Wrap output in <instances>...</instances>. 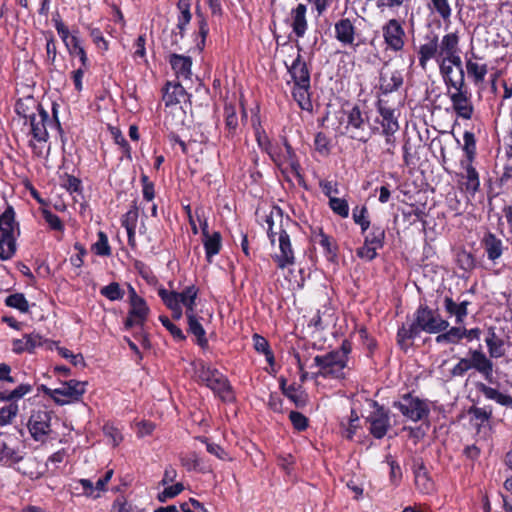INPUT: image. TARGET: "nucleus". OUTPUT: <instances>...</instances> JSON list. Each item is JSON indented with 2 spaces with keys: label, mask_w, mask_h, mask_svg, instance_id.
Segmentation results:
<instances>
[{
  "label": "nucleus",
  "mask_w": 512,
  "mask_h": 512,
  "mask_svg": "<svg viewBox=\"0 0 512 512\" xmlns=\"http://www.w3.org/2000/svg\"><path fill=\"white\" fill-rule=\"evenodd\" d=\"M459 41L458 32L447 33L440 41L437 36L427 38L417 50L419 66L426 70L428 62L433 59L437 64L449 62L455 68H461Z\"/></svg>",
  "instance_id": "1"
},
{
  "label": "nucleus",
  "mask_w": 512,
  "mask_h": 512,
  "mask_svg": "<svg viewBox=\"0 0 512 512\" xmlns=\"http://www.w3.org/2000/svg\"><path fill=\"white\" fill-rule=\"evenodd\" d=\"M158 295L171 310L172 316L176 320H180L183 316L182 307L185 308V314L195 313L196 299L198 296V288L195 285L185 287L181 292L168 291L165 288L158 289Z\"/></svg>",
  "instance_id": "2"
},
{
  "label": "nucleus",
  "mask_w": 512,
  "mask_h": 512,
  "mask_svg": "<svg viewBox=\"0 0 512 512\" xmlns=\"http://www.w3.org/2000/svg\"><path fill=\"white\" fill-rule=\"evenodd\" d=\"M350 348L345 344L338 350L329 352L325 355H318L314 358V366L318 371L312 375L331 379H341L345 377V368L347 367L348 354Z\"/></svg>",
  "instance_id": "3"
},
{
  "label": "nucleus",
  "mask_w": 512,
  "mask_h": 512,
  "mask_svg": "<svg viewBox=\"0 0 512 512\" xmlns=\"http://www.w3.org/2000/svg\"><path fill=\"white\" fill-rule=\"evenodd\" d=\"M33 386L29 383H21L11 391L0 392V401L11 402L0 409V425L4 426L12 422L18 414V405L14 402L31 393Z\"/></svg>",
  "instance_id": "4"
},
{
  "label": "nucleus",
  "mask_w": 512,
  "mask_h": 512,
  "mask_svg": "<svg viewBox=\"0 0 512 512\" xmlns=\"http://www.w3.org/2000/svg\"><path fill=\"white\" fill-rule=\"evenodd\" d=\"M86 382L78 380H69L64 382L60 387L51 389L46 388L45 394L51 397L57 404L66 405L77 402L86 392Z\"/></svg>",
  "instance_id": "5"
},
{
  "label": "nucleus",
  "mask_w": 512,
  "mask_h": 512,
  "mask_svg": "<svg viewBox=\"0 0 512 512\" xmlns=\"http://www.w3.org/2000/svg\"><path fill=\"white\" fill-rule=\"evenodd\" d=\"M128 303L130 308L125 327L130 329L133 326H143L149 316L150 308L145 299L139 296L131 285H128Z\"/></svg>",
  "instance_id": "6"
},
{
  "label": "nucleus",
  "mask_w": 512,
  "mask_h": 512,
  "mask_svg": "<svg viewBox=\"0 0 512 512\" xmlns=\"http://www.w3.org/2000/svg\"><path fill=\"white\" fill-rule=\"evenodd\" d=\"M394 407L397 408L404 417L413 422L420 421L429 414L427 402L410 394L401 397L399 401L394 403Z\"/></svg>",
  "instance_id": "7"
},
{
  "label": "nucleus",
  "mask_w": 512,
  "mask_h": 512,
  "mask_svg": "<svg viewBox=\"0 0 512 512\" xmlns=\"http://www.w3.org/2000/svg\"><path fill=\"white\" fill-rule=\"evenodd\" d=\"M414 323L419 333L424 331L430 334L442 332L449 326L448 321L444 320L438 313L427 307H420L417 310Z\"/></svg>",
  "instance_id": "8"
},
{
  "label": "nucleus",
  "mask_w": 512,
  "mask_h": 512,
  "mask_svg": "<svg viewBox=\"0 0 512 512\" xmlns=\"http://www.w3.org/2000/svg\"><path fill=\"white\" fill-rule=\"evenodd\" d=\"M367 119L359 107L355 106L347 113L346 133L353 139L366 142L371 136Z\"/></svg>",
  "instance_id": "9"
},
{
  "label": "nucleus",
  "mask_w": 512,
  "mask_h": 512,
  "mask_svg": "<svg viewBox=\"0 0 512 512\" xmlns=\"http://www.w3.org/2000/svg\"><path fill=\"white\" fill-rule=\"evenodd\" d=\"M453 111L462 119L469 120L473 116L474 108L471 101V95L466 89V85L461 88H452L447 90Z\"/></svg>",
  "instance_id": "10"
},
{
  "label": "nucleus",
  "mask_w": 512,
  "mask_h": 512,
  "mask_svg": "<svg viewBox=\"0 0 512 512\" xmlns=\"http://www.w3.org/2000/svg\"><path fill=\"white\" fill-rule=\"evenodd\" d=\"M24 117L29 120L33 139L37 142H47L49 138L47 127L52 124L49 114L40 105H37L34 112Z\"/></svg>",
  "instance_id": "11"
},
{
  "label": "nucleus",
  "mask_w": 512,
  "mask_h": 512,
  "mask_svg": "<svg viewBox=\"0 0 512 512\" xmlns=\"http://www.w3.org/2000/svg\"><path fill=\"white\" fill-rule=\"evenodd\" d=\"M382 36L388 50L399 52L404 48L406 33L397 19H390L382 26Z\"/></svg>",
  "instance_id": "12"
},
{
  "label": "nucleus",
  "mask_w": 512,
  "mask_h": 512,
  "mask_svg": "<svg viewBox=\"0 0 512 512\" xmlns=\"http://www.w3.org/2000/svg\"><path fill=\"white\" fill-rule=\"evenodd\" d=\"M269 155L284 172L290 170L291 173L299 175V163L292 147L286 141L283 147H274L273 150H269Z\"/></svg>",
  "instance_id": "13"
},
{
  "label": "nucleus",
  "mask_w": 512,
  "mask_h": 512,
  "mask_svg": "<svg viewBox=\"0 0 512 512\" xmlns=\"http://www.w3.org/2000/svg\"><path fill=\"white\" fill-rule=\"evenodd\" d=\"M279 252L273 255L274 261L280 269H285L294 265L295 257L292 249L290 237L283 229L282 225L279 226Z\"/></svg>",
  "instance_id": "14"
},
{
  "label": "nucleus",
  "mask_w": 512,
  "mask_h": 512,
  "mask_svg": "<svg viewBox=\"0 0 512 512\" xmlns=\"http://www.w3.org/2000/svg\"><path fill=\"white\" fill-rule=\"evenodd\" d=\"M437 65L447 90L465 86V75L462 65L461 68H455V65L449 62L438 63Z\"/></svg>",
  "instance_id": "15"
},
{
  "label": "nucleus",
  "mask_w": 512,
  "mask_h": 512,
  "mask_svg": "<svg viewBox=\"0 0 512 512\" xmlns=\"http://www.w3.org/2000/svg\"><path fill=\"white\" fill-rule=\"evenodd\" d=\"M50 413L45 410L34 411L28 421V428L35 440H40L50 432Z\"/></svg>",
  "instance_id": "16"
},
{
  "label": "nucleus",
  "mask_w": 512,
  "mask_h": 512,
  "mask_svg": "<svg viewBox=\"0 0 512 512\" xmlns=\"http://www.w3.org/2000/svg\"><path fill=\"white\" fill-rule=\"evenodd\" d=\"M404 82L403 74L399 70H383L380 73L379 88L383 94L398 91Z\"/></svg>",
  "instance_id": "17"
},
{
  "label": "nucleus",
  "mask_w": 512,
  "mask_h": 512,
  "mask_svg": "<svg viewBox=\"0 0 512 512\" xmlns=\"http://www.w3.org/2000/svg\"><path fill=\"white\" fill-rule=\"evenodd\" d=\"M198 220L200 222L202 229L203 244L206 252V257L207 260L211 262L212 257L218 254L221 249V235L219 232L209 234L207 221L201 220L199 216Z\"/></svg>",
  "instance_id": "18"
},
{
  "label": "nucleus",
  "mask_w": 512,
  "mask_h": 512,
  "mask_svg": "<svg viewBox=\"0 0 512 512\" xmlns=\"http://www.w3.org/2000/svg\"><path fill=\"white\" fill-rule=\"evenodd\" d=\"M368 422L370 423V433L375 438H382L388 431L390 427L389 416L387 412H385L382 408H377L371 415L368 417Z\"/></svg>",
  "instance_id": "19"
},
{
  "label": "nucleus",
  "mask_w": 512,
  "mask_h": 512,
  "mask_svg": "<svg viewBox=\"0 0 512 512\" xmlns=\"http://www.w3.org/2000/svg\"><path fill=\"white\" fill-rule=\"evenodd\" d=\"M465 66L468 77L472 79L475 85L481 84L485 81V77L488 73V67L481 58L472 54L470 57L466 58Z\"/></svg>",
  "instance_id": "20"
},
{
  "label": "nucleus",
  "mask_w": 512,
  "mask_h": 512,
  "mask_svg": "<svg viewBox=\"0 0 512 512\" xmlns=\"http://www.w3.org/2000/svg\"><path fill=\"white\" fill-rule=\"evenodd\" d=\"M469 361L471 369L474 368L486 380H490L493 376V363L481 350H470Z\"/></svg>",
  "instance_id": "21"
},
{
  "label": "nucleus",
  "mask_w": 512,
  "mask_h": 512,
  "mask_svg": "<svg viewBox=\"0 0 512 512\" xmlns=\"http://www.w3.org/2000/svg\"><path fill=\"white\" fill-rule=\"evenodd\" d=\"M306 13L307 6L302 3H299L290 12L289 23L290 26L292 27L294 34L298 38H302L305 35L308 28Z\"/></svg>",
  "instance_id": "22"
},
{
  "label": "nucleus",
  "mask_w": 512,
  "mask_h": 512,
  "mask_svg": "<svg viewBox=\"0 0 512 512\" xmlns=\"http://www.w3.org/2000/svg\"><path fill=\"white\" fill-rule=\"evenodd\" d=\"M481 245L487 255V258L494 263L503 254V241L491 232L484 234L483 238L481 239Z\"/></svg>",
  "instance_id": "23"
},
{
  "label": "nucleus",
  "mask_w": 512,
  "mask_h": 512,
  "mask_svg": "<svg viewBox=\"0 0 512 512\" xmlns=\"http://www.w3.org/2000/svg\"><path fill=\"white\" fill-rule=\"evenodd\" d=\"M460 166L462 168L460 176L465 180L463 182L465 191L473 196L480 188L479 174L472 163L460 162Z\"/></svg>",
  "instance_id": "24"
},
{
  "label": "nucleus",
  "mask_w": 512,
  "mask_h": 512,
  "mask_svg": "<svg viewBox=\"0 0 512 512\" xmlns=\"http://www.w3.org/2000/svg\"><path fill=\"white\" fill-rule=\"evenodd\" d=\"M206 386L213 390L222 400L232 401L233 394L227 379L219 371L206 383Z\"/></svg>",
  "instance_id": "25"
},
{
  "label": "nucleus",
  "mask_w": 512,
  "mask_h": 512,
  "mask_svg": "<svg viewBox=\"0 0 512 512\" xmlns=\"http://www.w3.org/2000/svg\"><path fill=\"white\" fill-rule=\"evenodd\" d=\"M43 344L42 337L39 334H25L21 339L12 341V351L16 354L23 352L32 353L37 347Z\"/></svg>",
  "instance_id": "26"
},
{
  "label": "nucleus",
  "mask_w": 512,
  "mask_h": 512,
  "mask_svg": "<svg viewBox=\"0 0 512 512\" xmlns=\"http://www.w3.org/2000/svg\"><path fill=\"white\" fill-rule=\"evenodd\" d=\"M355 26L348 18L335 23V37L343 45H353L355 41Z\"/></svg>",
  "instance_id": "27"
},
{
  "label": "nucleus",
  "mask_w": 512,
  "mask_h": 512,
  "mask_svg": "<svg viewBox=\"0 0 512 512\" xmlns=\"http://www.w3.org/2000/svg\"><path fill=\"white\" fill-rule=\"evenodd\" d=\"M169 63L175 71L177 78L190 79L192 74V60L190 57L173 53L170 55Z\"/></svg>",
  "instance_id": "28"
},
{
  "label": "nucleus",
  "mask_w": 512,
  "mask_h": 512,
  "mask_svg": "<svg viewBox=\"0 0 512 512\" xmlns=\"http://www.w3.org/2000/svg\"><path fill=\"white\" fill-rule=\"evenodd\" d=\"M19 235L18 223L15 221V212L11 206L0 215V236Z\"/></svg>",
  "instance_id": "29"
},
{
  "label": "nucleus",
  "mask_w": 512,
  "mask_h": 512,
  "mask_svg": "<svg viewBox=\"0 0 512 512\" xmlns=\"http://www.w3.org/2000/svg\"><path fill=\"white\" fill-rule=\"evenodd\" d=\"M187 93L179 83L168 82L164 88L163 101L166 106H172L185 101Z\"/></svg>",
  "instance_id": "30"
},
{
  "label": "nucleus",
  "mask_w": 512,
  "mask_h": 512,
  "mask_svg": "<svg viewBox=\"0 0 512 512\" xmlns=\"http://www.w3.org/2000/svg\"><path fill=\"white\" fill-rule=\"evenodd\" d=\"M289 72L294 80V84H310V74L306 63L301 59L300 53H298L296 59L290 66Z\"/></svg>",
  "instance_id": "31"
},
{
  "label": "nucleus",
  "mask_w": 512,
  "mask_h": 512,
  "mask_svg": "<svg viewBox=\"0 0 512 512\" xmlns=\"http://www.w3.org/2000/svg\"><path fill=\"white\" fill-rule=\"evenodd\" d=\"M378 111L380 116L382 117V133L394 134L399 129V124L395 116V110L380 105Z\"/></svg>",
  "instance_id": "32"
},
{
  "label": "nucleus",
  "mask_w": 512,
  "mask_h": 512,
  "mask_svg": "<svg viewBox=\"0 0 512 512\" xmlns=\"http://www.w3.org/2000/svg\"><path fill=\"white\" fill-rule=\"evenodd\" d=\"M188 322V331L196 337V342L201 347H206L208 340L206 338V332L202 324L199 322L196 312L186 315Z\"/></svg>",
  "instance_id": "33"
},
{
  "label": "nucleus",
  "mask_w": 512,
  "mask_h": 512,
  "mask_svg": "<svg viewBox=\"0 0 512 512\" xmlns=\"http://www.w3.org/2000/svg\"><path fill=\"white\" fill-rule=\"evenodd\" d=\"M485 343L491 358H500L505 355V343L496 335L493 329L489 330Z\"/></svg>",
  "instance_id": "34"
},
{
  "label": "nucleus",
  "mask_w": 512,
  "mask_h": 512,
  "mask_svg": "<svg viewBox=\"0 0 512 512\" xmlns=\"http://www.w3.org/2000/svg\"><path fill=\"white\" fill-rule=\"evenodd\" d=\"M468 304L469 303L467 301H463L461 303H456L449 297H446L444 300V307H445L447 313L450 316H455L457 324L463 323L464 319L466 318V316L468 314V312H467Z\"/></svg>",
  "instance_id": "35"
},
{
  "label": "nucleus",
  "mask_w": 512,
  "mask_h": 512,
  "mask_svg": "<svg viewBox=\"0 0 512 512\" xmlns=\"http://www.w3.org/2000/svg\"><path fill=\"white\" fill-rule=\"evenodd\" d=\"M193 369V377L206 385V383L210 380L211 377L214 376L218 370L212 368L211 366L205 364L201 360H196L191 363Z\"/></svg>",
  "instance_id": "36"
},
{
  "label": "nucleus",
  "mask_w": 512,
  "mask_h": 512,
  "mask_svg": "<svg viewBox=\"0 0 512 512\" xmlns=\"http://www.w3.org/2000/svg\"><path fill=\"white\" fill-rule=\"evenodd\" d=\"M309 88H310V84L309 85L294 84V88L292 91L293 97L297 101L300 108L303 110H307V111L312 109Z\"/></svg>",
  "instance_id": "37"
},
{
  "label": "nucleus",
  "mask_w": 512,
  "mask_h": 512,
  "mask_svg": "<svg viewBox=\"0 0 512 512\" xmlns=\"http://www.w3.org/2000/svg\"><path fill=\"white\" fill-rule=\"evenodd\" d=\"M481 392L487 399L493 400L502 406L512 407V396L510 395L486 385H482Z\"/></svg>",
  "instance_id": "38"
},
{
  "label": "nucleus",
  "mask_w": 512,
  "mask_h": 512,
  "mask_svg": "<svg viewBox=\"0 0 512 512\" xmlns=\"http://www.w3.org/2000/svg\"><path fill=\"white\" fill-rule=\"evenodd\" d=\"M428 8L432 13L438 14L445 23L450 22L452 8L449 0H430Z\"/></svg>",
  "instance_id": "39"
},
{
  "label": "nucleus",
  "mask_w": 512,
  "mask_h": 512,
  "mask_svg": "<svg viewBox=\"0 0 512 512\" xmlns=\"http://www.w3.org/2000/svg\"><path fill=\"white\" fill-rule=\"evenodd\" d=\"M16 239L14 236H0V259L10 260L16 253Z\"/></svg>",
  "instance_id": "40"
},
{
  "label": "nucleus",
  "mask_w": 512,
  "mask_h": 512,
  "mask_svg": "<svg viewBox=\"0 0 512 512\" xmlns=\"http://www.w3.org/2000/svg\"><path fill=\"white\" fill-rule=\"evenodd\" d=\"M467 330L462 327H452L445 333L439 334L435 341L438 344L442 343H450L456 344L458 343L464 336L466 335Z\"/></svg>",
  "instance_id": "41"
},
{
  "label": "nucleus",
  "mask_w": 512,
  "mask_h": 512,
  "mask_svg": "<svg viewBox=\"0 0 512 512\" xmlns=\"http://www.w3.org/2000/svg\"><path fill=\"white\" fill-rule=\"evenodd\" d=\"M22 458V455L17 450L10 447L4 441H0V460L2 462L11 465L20 462Z\"/></svg>",
  "instance_id": "42"
},
{
  "label": "nucleus",
  "mask_w": 512,
  "mask_h": 512,
  "mask_svg": "<svg viewBox=\"0 0 512 512\" xmlns=\"http://www.w3.org/2000/svg\"><path fill=\"white\" fill-rule=\"evenodd\" d=\"M463 141V151L466 155V158L461 160V162L472 163L476 155V141L474 134L472 132L465 131L463 134Z\"/></svg>",
  "instance_id": "43"
},
{
  "label": "nucleus",
  "mask_w": 512,
  "mask_h": 512,
  "mask_svg": "<svg viewBox=\"0 0 512 512\" xmlns=\"http://www.w3.org/2000/svg\"><path fill=\"white\" fill-rule=\"evenodd\" d=\"M282 214L280 210L276 211V214L272 212L269 217L266 219V223L268 225L267 234L272 244L275 243V237H279V226L282 225Z\"/></svg>",
  "instance_id": "44"
},
{
  "label": "nucleus",
  "mask_w": 512,
  "mask_h": 512,
  "mask_svg": "<svg viewBox=\"0 0 512 512\" xmlns=\"http://www.w3.org/2000/svg\"><path fill=\"white\" fill-rule=\"evenodd\" d=\"M67 49L71 56L79 58L81 65L84 68L89 67V60H88L87 54H86L83 46L81 45V41L79 38H73L71 40V45H68Z\"/></svg>",
  "instance_id": "45"
},
{
  "label": "nucleus",
  "mask_w": 512,
  "mask_h": 512,
  "mask_svg": "<svg viewBox=\"0 0 512 512\" xmlns=\"http://www.w3.org/2000/svg\"><path fill=\"white\" fill-rule=\"evenodd\" d=\"M253 346L257 352L263 353L265 355V358L270 365L274 364L273 353L270 350L268 341L264 337H262L258 334H254L253 335Z\"/></svg>",
  "instance_id": "46"
},
{
  "label": "nucleus",
  "mask_w": 512,
  "mask_h": 512,
  "mask_svg": "<svg viewBox=\"0 0 512 512\" xmlns=\"http://www.w3.org/2000/svg\"><path fill=\"white\" fill-rule=\"evenodd\" d=\"M100 294L110 301L122 300L125 292L117 282H112L100 289Z\"/></svg>",
  "instance_id": "47"
},
{
  "label": "nucleus",
  "mask_w": 512,
  "mask_h": 512,
  "mask_svg": "<svg viewBox=\"0 0 512 512\" xmlns=\"http://www.w3.org/2000/svg\"><path fill=\"white\" fill-rule=\"evenodd\" d=\"M419 334V331L413 322L409 327L402 326L399 328L397 333V341L402 349H406L408 347L407 341L414 338Z\"/></svg>",
  "instance_id": "48"
},
{
  "label": "nucleus",
  "mask_w": 512,
  "mask_h": 512,
  "mask_svg": "<svg viewBox=\"0 0 512 512\" xmlns=\"http://www.w3.org/2000/svg\"><path fill=\"white\" fill-rule=\"evenodd\" d=\"M5 304L8 307L17 309L22 313H26L29 310V303L26 300L25 296L21 293L9 295L5 300Z\"/></svg>",
  "instance_id": "49"
},
{
  "label": "nucleus",
  "mask_w": 512,
  "mask_h": 512,
  "mask_svg": "<svg viewBox=\"0 0 512 512\" xmlns=\"http://www.w3.org/2000/svg\"><path fill=\"white\" fill-rule=\"evenodd\" d=\"M281 388L284 395L293 401L297 406H302L305 404V397L303 392L296 388L294 385L286 387L285 381H282Z\"/></svg>",
  "instance_id": "50"
},
{
  "label": "nucleus",
  "mask_w": 512,
  "mask_h": 512,
  "mask_svg": "<svg viewBox=\"0 0 512 512\" xmlns=\"http://www.w3.org/2000/svg\"><path fill=\"white\" fill-rule=\"evenodd\" d=\"M53 21H54V27H55L58 35L64 42L66 48L68 47V45H71V40L73 38H79L77 35V32L74 31L73 33H70L68 27L60 19H53Z\"/></svg>",
  "instance_id": "51"
},
{
  "label": "nucleus",
  "mask_w": 512,
  "mask_h": 512,
  "mask_svg": "<svg viewBox=\"0 0 512 512\" xmlns=\"http://www.w3.org/2000/svg\"><path fill=\"white\" fill-rule=\"evenodd\" d=\"M92 250L99 256H109L111 254L108 237L104 232L100 231L98 233V240L93 244Z\"/></svg>",
  "instance_id": "52"
},
{
  "label": "nucleus",
  "mask_w": 512,
  "mask_h": 512,
  "mask_svg": "<svg viewBox=\"0 0 512 512\" xmlns=\"http://www.w3.org/2000/svg\"><path fill=\"white\" fill-rule=\"evenodd\" d=\"M329 207L335 214L342 218H347L349 216V205L343 198L331 197V200H329Z\"/></svg>",
  "instance_id": "53"
},
{
  "label": "nucleus",
  "mask_w": 512,
  "mask_h": 512,
  "mask_svg": "<svg viewBox=\"0 0 512 512\" xmlns=\"http://www.w3.org/2000/svg\"><path fill=\"white\" fill-rule=\"evenodd\" d=\"M52 344L55 346V349L58 352V354L61 357L69 360L74 366L78 367V366H84L85 365L84 358H83V356L81 354H73L67 348L60 347L56 343H52Z\"/></svg>",
  "instance_id": "54"
},
{
  "label": "nucleus",
  "mask_w": 512,
  "mask_h": 512,
  "mask_svg": "<svg viewBox=\"0 0 512 512\" xmlns=\"http://www.w3.org/2000/svg\"><path fill=\"white\" fill-rule=\"evenodd\" d=\"M385 232L382 228H373L365 237V242L380 249L383 246Z\"/></svg>",
  "instance_id": "55"
},
{
  "label": "nucleus",
  "mask_w": 512,
  "mask_h": 512,
  "mask_svg": "<svg viewBox=\"0 0 512 512\" xmlns=\"http://www.w3.org/2000/svg\"><path fill=\"white\" fill-rule=\"evenodd\" d=\"M366 214H367V209L364 206H362V207L357 206L353 209V219L356 224L361 226L362 232H365L369 228V225H370V221L368 220V217Z\"/></svg>",
  "instance_id": "56"
},
{
  "label": "nucleus",
  "mask_w": 512,
  "mask_h": 512,
  "mask_svg": "<svg viewBox=\"0 0 512 512\" xmlns=\"http://www.w3.org/2000/svg\"><path fill=\"white\" fill-rule=\"evenodd\" d=\"M180 15L178 17L177 28L180 30V38H183L186 26L191 20L190 6L184 5V7H178Z\"/></svg>",
  "instance_id": "57"
},
{
  "label": "nucleus",
  "mask_w": 512,
  "mask_h": 512,
  "mask_svg": "<svg viewBox=\"0 0 512 512\" xmlns=\"http://www.w3.org/2000/svg\"><path fill=\"white\" fill-rule=\"evenodd\" d=\"M184 489L182 483H176L172 486L166 487L161 493L158 494L160 502H166L168 499L174 498L179 495Z\"/></svg>",
  "instance_id": "58"
},
{
  "label": "nucleus",
  "mask_w": 512,
  "mask_h": 512,
  "mask_svg": "<svg viewBox=\"0 0 512 512\" xmlns=\"http://www.w3.org/2000/svg\"><path fill=\"white\" fill-rule=\"evenodd\" d=\"M159 320L162 323V325L171 333V335L174 337V339H176L178 341L185 340L186 337H185L183 331L178 326L173 324L168 317L160 316Z\"/></svg>",
  "instance_id": "59"
},
{
  "label": "nucleus",
  "mask_w": 512,
  "mask_h": 512,
  "mask_svg": "<svg viewBox=\"0 0 512 512\" xmlns=\"http://www.w3.org/2000/svg\"><path fill=\"white\" fill-rule=\"evenodd\" d=\"M225 124L230 133H234L238 126V118L232 105L225 106Z\"/></svg>",
  "instance_id": "60"
},
{
  "label": "nucleus",
  "mask_w": 512,
  "mask_h": 512,
  "mask_svg": "<svg viewBox=\"0 0 512 512\" xmlns=\"http://www.w3.org/2000/svg\"><path fill=\"white\" fill-rule=\"evenodd\" d=\"M314 145L316 151H318L322 155H327L329 153V139L323 133H318L315 136Z\"/></svg>",
  "instance_id": "61"
},
{
  "label": "nucleus",
  "mask_w": 512,
  "mask_h": 512,
  "mask_svg": "<svg viewBox=\"0 0 512 512\" xmlns=\"http://www.w3.org/2000/svg\"><path fill=\"white\" fill-rule=\"evenodd\" d=\"M289 418L295 429L303 431L307 428L308 420L302 413L292 411L290 412Z\"/></svg>",
  "instance_id": "62"
},
{
  "label": "nucleus",
  "mask_w": 512,
  "mask_h": 512,
  "mask_svg": "<svg viewBox=\"0 0 512 512\" xmlns=\"http://www.w3.org/2000/svg\"><path fill=\"white\" fill-rule=\"evenodd\" d=\"M319 186L322 192L331 200V197H336L339 194L337 183L334 181L321 180Z\"/></svg>",
  "instance_id": "63"
},
{
  "label": "nucleus",
  "mask_w": 512,
  "mask_h": 512,
  "mask_svg": "<svg viewBox=\"0 0 512 512\" xmlns=\"http://www.w3.org/2000/svg\"><path fill=\"white\" fill-rule=\"evenodd\" d=\"M115 512H142L137 506L128 503L127 501L118 498L113 504Z\"/></svg>",
  "instance_id": "64"
}]
</instances>
